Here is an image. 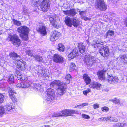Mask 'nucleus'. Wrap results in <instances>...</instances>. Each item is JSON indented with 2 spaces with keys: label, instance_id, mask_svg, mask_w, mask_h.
<instances>
[{
  "label": "nucleus",
  "instance_id": "052dcab7",
  "mask_svg": "<svg viewBox=\"0 0 127 127\" xmlns=\"http://www.w3.org/2000/svg\"><path fill=\"white\" fill-rule=\"evenodd\" d=\"M125 24L127 27V17L125 22Z\"/></svg>",
  "mask_w": 127,
  "mask_h": 127
},
{
  "label": "nucleus",
  "instance_id": "4d7b16f0",
  "mask_svg": "<svg viewBox=\"0 0 127 127\" xmlns=\"http://www.w3.org/2000/svg\"><path fill=\"white\" fill-rule=\"evenodd\" d=\"M120 127H125L127 125V124L125 123H120Z\"/></svg>",
  "mask_w": 127,
  "mask_h": 127
},
{
  "label": "nucleus",
  "instance_id": "603ef678",
  "mask_svg": "<svg viewBox=\"0 0 127 127\" xmlns=\"http://www.w3.org/2000/svg\"><path fill=\"white\" fill-rule=\"evenodd\" d=\"M16 88H22V82L21 83H18L16 86Z\"/></svg>",
  "mask_w": 127,
  "mask_h": 127
},
{
  "label": "nucleus",
  "instance_id": "ddd939ff",
  "mask_svg": "<svg viewBox=\"0 0 127 127\" xmlns=\"http://www.w3.org/2000/svg\"><path fill=\"white\" fill-rule=\"evenodd\" d=\"M60 35V33L58 32L54 31L51 33V36L50 37V39L51 41H54L56 40L59 38Z\"/></svg>",
  "mask_w": 127,
  "mask_h": 127
},
{
  "label": "nucleus",
  "instance_id": "5fc2aeb1",
  "mask_svg": "<svg viewBox=\"0 0 127 127\" xmlns=\"http://www.w3.org/2000/svg\"><path fill=\"white\" fill-rule=\"evenodd\" d=\"M81 18L84 19L85 21H86L88 20H91V19L88 18V17H85L84 16H82Z\"/></svg>",
  "mask_w": 127,
  "mask_h": 127
},
{
  "label": "nucleus",
  "instance_id": "20e7f679",
  "mask_svg": "<svg viewBox=\"0 0 127 127\" xmlns=\"http://www.w3.org/2000/svg\"><path fill=\"white\" fill-rule=\"evenodd\" d=\"M83 78L84 79L86 85H87L89 84V87L93 88H96L97 89H99L101 85L100 84L94 82L93 83H90L91 81L90 78L86 74H85L83 76Z\"/></svg>",
  "mask_w": 127,
  "mask_h": 127
},
{
  "label": "nucleus",
  "instance_id": "49530a36",
  "mask_svg": "<svg viewBox=\"0 0 127 127\" xmlns=\"http://www.w3.org/2000/svg\"><path fill=\"white\" fill-rule=\"evenodd\" d=\"M82 117L83 118L86 119H89L90 118V117L89 115L84 114H82Z\"/></svg>",
  "mask_w": 127,
  "mask_h": 127
},
{
  "label": "nucleus",
  "instance_id": "0e129e2a",
  "mask_svg": "<svg viewBox=\"0 0 127 127\" xmlns=\"http://www.w3.org/2000/svg\"><path fill=\"white\" fill-rule=\"evenodd\" d=\"M0 86L1 88V87L3 88V87L2 86H1V85H0Z\"/></svg>",
  "mask_w": 127,
  "mask_h": 127
},
{
  "label": "nucleus",
  "instance_id": "c756f323",
  "mask_svg": "<svg viewBox=\"0 0 127 127\" xmlns=\"http://www.w3.org/2000/svg\"><path fill=\"white\" fill-rule=\"evenodd\" d=\"M72 78L70 75L69 74L66 75L65 77V79L66 81L65 83L66 84H68L69 83L70 80H71Z\"/></svg>",
  "mask_w": 127,
  "mask_h": 127
},
{
  "label": "nucleus",
  "instance_id": "7c9ffc66",
  "mask_svg": "<svg viewBox=\"0 0 127 127\" xmlns=\"http://www.w3.org/2000/svg\"><path fill=\"white\" fill-rule=\"evenodd\" d=\"M120 60L122 62L124 63H127V57L124 55H122L120 57Z\"/></svg>",
  "mask_w": 127,
  "mask_h": 127
},
{
  "label": "nucleus",
  "instance_id": "cd10ccee",
  "mask_svg": "<svg viewBox=\"0 0 127 127\" xmlns=\"http://www.w3.org/2000/svg\"><path fill=\"white\" fill-rule=\"evenodd\" d=\"M118 121V119L115 117L108 116V121L116 122H117Z\"/></svg>",
  "mask_w": 127,
  "mask_h": 127
},
{
  "label": "nucleus",
  "instance_id": "e433bc0d",
  "mask_svg": "<svg viewBox=\"0 0 127 127\" xmlns=\"http://www.w3.org/2000/svg\"><path fill=\"white\" fill-rule=\"evenodd\" d=\"M23 12H22V14H23L27 15H28V10L27 9L26 6H24L23 8Z\"/></svg>",
  "mask_w": 127,
  "mask_h": 127
},
{
  "label": "nucleus",
  "instance_id": "ea45409f",
  "mask_svg": "<svg viewBox=\"0 0 127 127\" xmlns=\"http://www.w3.org/2000/svg\"><path fill=\"white\" fill-rule=\"evenodd\" d=\"M3 107H0V115H2L4 113H5V110Z\"/></svg>",
  "mask_w": 127,
  "mask_h": 127
},
{
  "label": "nucleus",
  "instance_id": "4468645a",
  "mask_svg": "<svg viewBox=\"0 0 127 127\" xmlns=\"http://www.w3.org/2000/svg\"><path fill=\"white\" fill-rule=\"evenodd\" d=\"M4 107L5 110V114L12 113L14 108L12 103H11L6 104L4 106Z\"/></svg>",
  "mask_w": 127,
  "mask_h": 127
},
{
  "label": "nucleus",
  "instance_id": "a211bd4d",
  "mask_svg": "<svg viewBox=\"0 0 127 127\" xmlns=\"http://www.w3.org/2000/svg\"><path fill=\"white\" fill-rule=\"evenodd\" d=\"M7 90L9 94L10 98L13 101L15 99V95L14 94H16L14 90L10 88H8Z\"/></svg>",
  "mask_w": 127,
  "mask_h": 127
},
{
  "label": "nucleus",
  "instance_id": "bf43d9fd",
  "mask_svg": "<svg viewBox=\"0 0 127 127\" xmlns=\"http://www.w3.org/2000/svg\"><path fill=\"white\" fill-rule=\"evenodd\" d=\"M118 115L120 117H122L123 116V113L122 112L120 111L118 113Z\"/></svg>",
  "mask_w": 127,
  "mask_h": 127
},
{
  "label": "nucleus",
  "instance_id": "4c0bfd02",
  "mask_svg": "<svg viewBox=\"0 0 127 127\" xmlns=\"http://www.w3.org/2000/svg\"><path fill=\"white\" fill-rule=\"evenodd\" d=\"M14 23V24L17 26H20L21 25V22L19 21L15 20V19H12Z\"/></svg>",
  "mask_w": 127,
  "mask_h": 127
},
{
  "label": "nucleus",
  "instance_id": "8fccbe9b",
  "mask_svg": "<svg viewBox=\"0 0 127 127\" xmlns=\"http://www.w3.org/2000/svg\"><path fill=\"white\" fill-rule=\"evenodd\" d=\"M101 109L102 111L104 112L107 111L109 110L108 108L106 107H102Z\"/></svg>",
  "mask_w": 127,
  "mask_h": 127
},
{
  "label": "nucleus",
  "instance_id": "f257e3e1",
  "mask_svg": "<svg viewBox=\"0 0 127 127\" xmlns=\"http://www.w3.org/2000/svg\"><path fill=\"white\" fill-rule=\"evenodd\" d=\"M65 83H63L59 80H55L52 82L50 84L51 87L57 88V94L58 95H63L65 92V89L64 87Z\"/></svg>",
  "mask_w": 127,
  "mask_h": 127
},
{
  "label": "nucleus",
  "instance_id": "de8ad7c7",
  "mask_svg": "<svg viewBox=\"0 0 127 127\" xmlns=\"http://www.w3.org/2000/svg\"><path fill=\"white\" fill-rule=\"evenodd\" d=\"M4 99V95L2 94H0V103L3 102Z\"/></svg>",
  "mask_w": 127,
  "mask_h": 127
},
{
  "label": "nucleus",
  "instance_id": "58836bf2",
  "mask_svg": "<svg viewBox=\"0 0 127 127\" xmlns=\"http://www.w3.org/2000/svg\"><path fill=\"white\" fill-rule=\"evenodd\" d=\"M99 48V53L101 55L104 57L103 54H104L105 53L104 50L103 49L104 48H103L102 46Z\"/></svg>",
  "mask_w": 127,
  "mask_h": 127
},
{
  "label": "nucleus",
  "instance_id": "79ce46f5",
  "mask_svg": "<svg viewBox=\"0 0 127 127\" xmlns=\"http://www.w3.org/2000/svg\"><path fill=\"white\" fill-rule=\"evenodd\" d=\"M114 34V32L112 31L109 30L107 33V36L113 35Z\"/></svg>",
  "mask_w": 127,
  "mask_h": 127
},
{
  "label": "nucleus",
  "instance_id": "423d86ee",
  "mask_svg": "<svg viewBox=\"0 0 127 127\" xmlns=\"http://www.w3.org/2000/svg\"><path fill=\"white\" fill-rule=\"evenodd\" d=\"M64 22L66 25L70 27L72 25L75 27H77L78 25V22L76 19H71L68 16L65 18Z\"/></svg>",
  "mask_w": 127,
  "mask_h": 127
},
{
  "label": "nucleus",
  "instance_id": "6e6552de",
  "mask_svg": "<svg viewBox=\"0 0 127 127\" xmlns=\"http://www.w3.org/2000/svg\"><path fill=\"white\" fill-rule=\"evenodd\" d=\"M7 39L11 41L14 45L18 46L20 44V40L18 36L16 35L9 34L8 36Z\"/></svg>",
  "mask_w": 127,
  "mask_h": 127
},
{
  "label": "nucleus",
  "instance_id": "69168bd1",
  "mask_svg": "<svg viewBox=\"0 0 127 127\" xmlns=\"http://www.w3.org/2000/svg\"><path fill=\"white\" fill-rule=\"evenodd\" d=\"M77 10H78L77 11L78 12L79 11V9H78Z\"/></svg>",
  "mask_w": 127,
  "mask_h": 127
},
{
  "label": "nucleus",
  "instance_id": "37998d69",
  "mask_svg": "<svg viewBox=\"0 0 127 127\" xmlns=\"http://www.w3.org/2000/svg\"><path fill=\"white\" fill-rule=\"evenodd\" d=\"M91 90L90 89L88 88L87 90L83 91V93L84 95H87V94H88L89 92H91Z\"/></svg>",
  "mask_w": 127,
  "mask_h": 127
},
{
  "label": "nucleus",
  "instance_id": "2f4dec72",
  "mask_svg": "<svg viewBox=\"0 0 127 127\" xmlns=\"http://www.w3.org/2000/svg\"><path fill=\"white\" fill-rule=\"evenodd\" d=\"M33 57L35 59V60L36 61L39 62H42V58L40 56L37 55H35V56H33Z\"/></svg>",
  "mask_w": 127,
  "mask_h": 127
},
{
  "label": "nucleus",
  "instance_id": "3c124183",
  "mask_svg": "<svg viewBox=\"0 0 127 127\" xmlns=\"http://www.w3.org/2000/svg\"><path fill=\"white\" fill-rule=\"evenodd\" d=\"M38 3V2L36 0H32V4L35 6H37L36 4Z\"/></svg>",
  "mask_w": 127,
  "mask_h": 127
},
{
  "label": "nucleus",
  "instance_id": "72a5a7b5",
  "mask_svg": "<svg viewBox=\"0 0 127 127\" xmlns=\"http://www.w3.org/2000/svg\"><path fill=\"white\" fill-rule=\"evenodd\" d=\"M22 85L23 88H27L30 86V84L28 81L24 82H22Z\"/></svg>",
  "mask_w": 127,
  "mask_h": 127
},
{
  "label": "nucleus",
  "instance_id": "f8f14e48",
  "mask_svg": "<svg viewBox=\"0 0 127 127\" xmlns=\"http://www.w3.org/2000/svg\"><path fill=\"white\" fill-rule=\"evenodd\" d=\"M53 60L56 63H62L64 62V59L61 55L56 54L53 56Z\"/></svg>",
  "mask_w": 127,
  "mask_h": 127
},
{
  "label": "nucleus",
  "instance_id": "864d4df0",
  "mask_svg": "<svg viewBox=\"0 0 127 127\" xmlns=\"http://www.w3.org/2000/svg\"><path fill=\"white\" fill-rule=\"evenodd\" d=\"M79 14L81 16V18L82 17V16H83L84 14H85V11H79Z\"/></svg>",
  "mask_w": 127,
  "mask_h": 127
},
{
  "label": "nucleus",
  "instance_id": "7ed1b4c3",
  "mask_svg": "<svg viewBox=\"0 0 127 127\" xmlns=\"http://www.w3.org/2000/svg\"><path fill=\"white\" fill-rule=\"evenodd\" d=\"M46 92L47 96L45 100L46 103L50 104L55 102L56 99L55 97L54 90L51 89H49L47 90Z\"/></svg>",
  "mask_w": 127,
  "mask_h": 127
},
{
  "label": "nucleus",
  "instance_id": "aec40b11",
  "mask_svg": "<svg viewBox=\"0 0 127 127\" xmlns=\"http://www.w3.org/2000/svg\"><path fill=\"white\" fill-rule=\"evenodd\" d=\"M78 52V50L76 49H75L73 50L68 55V57L69 58V59L71 60V59L75 57L77 54Z\"/></svg>",
  "mask_w": 127,
  "mask_h": 127
},
{
  "label": "nucleus",
  "instance_id": "e2e57ef3",
  "mask_svg": "<svg viewBox=\"0 0 127 127\" xmlns=\"http://www.w3.org/2000/svg\"><path fill=\"white\" fill-rule=\"evenodd\" d=\"M104 90L106 92H108V90L107 89H105Z\"/></svg>",
  "mask_w": 127,
  "mask_h": 127
},
{
  "label": "nucleus",
  "instance_id": "b1692460",
  "mask_svg": "<svg viewBox=\"0 0 127 127\" xmlns=\"http://www.w3.org/2000/svg\"><path fill=\"white\" fill-rule=\"evenodd\" d=\"M7 81L10 84H12L14 82V76L12 74L9 75L8 77Z\"/></svg>",
  "mask_w": 127,
  "mask_h": 127
},
{
  "label": "nucleus",
  "instance_id": "2eb2a0df",
  "mask_svg": "<svg viewBox=\"0 0 127 127\" xmlns=\"http://www.w3.org/2000/svg\"><path fill=\"white\" fill-rule=\"evenodd\" d=\"M64 14L70 17H73L76 14V12L75 10L74 9H71L69 10L63 11Z\"/></svg>",
  "mask_w": 127,
  "mask_h": 127
},
{
  "label": "nucleus",
  "instance_id": "473e14b6",
  "mask_svg": "<svg viewBox=\"0 0 127 127\" xmlns=\"http://www.w3.org/2000/svg\"><path fill=\"white\" fill-rule=\"evenodd\" d=\"M58 49L60 52H63L64 51V45L62 43H60L58 44Z\"/></svg>",
  "mask_w": 127,
  "mask_h": 127
},
{
  "label": "nucleus",
  "instance_id": "1a4fd4ad",
  "mask_svg": "<svg viewBox=\"0 0 127 127\" xmlns=\"http://www.w3.org/2000/svg\"><path fill=\"white\" fill-rule=\"evenodd\" d=\"M50 2L48 0H43L40 3V7L41 10L45 12L48 10L50 8Z\"/></svg>",
  "mask_w": 127,
  "mask_h": 127
},
{
  "label": "nucleus",
  "instance_id": "6e6d98bb",
  "mask_svg": "<svg viewBox=\"0 0 127 127\" xmlns=\"http://www.w3.org/2000/svg\"><path fill=\"white\" fill-rule=\"evenodd\" d=\"M120 123H118L115 124L113 125V127H120Z\"/></svg>",
  "mask_w": 127,
  "mask_h": 127
},
{
  "label": "nucleus",
  "instance_id": "dca6fc26",
  "mask_svg": "<svg viewBox=\"0 0 127 127\" xmlns=\"http://www.w3.org/2000/svg\"><path fill=\"white\" fill-rule=\"evenodd\" d=\"M37 31L43 36L45 35L47 33L46 30V27L42 25L38 27L37 28Z\"/></svg>",
  "mask_w": 127,
  "mask_h": 127
},
{
  "label": "nucleus",
  "instance_id": "c03bdc74",
  "mask_svg": "<svg viewBox=\"0 0 127 127\" xmlns=\"http://www.w3.org/2000/svg\"><path fill=\"white\" fill-rule=\"evenodd\" d=\"M26 53L29 56H30L31 57L33 56L32 52L31 50H28L26 51Z\"/></svg>",
  "mask_w": 127,
  "mask_h": 127
},
{
  "label": "nucleus",
  "instance_id": "f03ea898",
  "mask_svg": "<svg viewBox=\"0 0 127 127\" xmlns=\"http://www.w3.org/2000/svg\"><path fill=\"white\" fill-rule=\"evenodd\" d=\"M10 58L13 60H15V63H16L17 64V67L22 71H24L26 69L27 65L26 63L22 59L16 60V58L21 59L20 57L14 52H11L9 54Z\"/></svg>",
  "mask_w": 127,
  "mask_h": 127
},
{
  "label": "nucleus",
  "instance_id": "f3484780",
  "mask_svg": "<svg viewBox=\"0 0 127 127\" xmlns=\"http://www.w3.org/2000/svg\"><path fill=\"white\" fill-rule=\"evenodd\" d=\"M107 80L108 82L110 83L113 84L117 83L118 82V79L117 77L113 76L111 75V76H108Z\"/></svg>",
  "mask_w": 127,
  "mask_h": 127
},
{
  "label": "nucleus",
  "instance_id": "bb28decb",
  "mask_svg": "<svg viewBox=\"0 0 127 127\" xmlns=\"http://www.w3.org/2000/svg\"><path fill=\"white\" fill-rule=\"evenodd\" d=\"M60 111L59 112H55L53 114L50 115L49 117L50 118L53 117H57L60 116H62V114H61Z\"/></svg>",
  "mask_w": 127,
  "mask_h": 127
},
{
  "label": "nucleus",
  "instance_id": "c85d7f7f",
  "mask_svg": "<svg viewBox=\"0 0 127 127\" xmlns=\"http://www.w3.org/2000/svg\"><path fill=\"white\" fill-rule=\"evenodd\" d=\"M18 80H25V78L24 75L19 73L17 75H16Z\"/></svg>",
  "mask_w": 127,
  "mask_h": 127
},
{
  "label": "nucleus",
  "instance_id": "c9c22d12",
  "mask_svg": "<svg viewBox=\"0 0 127 127\" xmlns=\"http://www.w3.org/2000/svg\"><path fill=\"white\" fill-rule=\"evenodd\" d=\"M114 103L116 104H119L120 103V101L119 100L117 99L116 98H115L113 99H111L110 100Z\"/></svg>",
  "mask_w": 127,
  "mask_h": 127
},
{
  "label": "nucleus",
  "instance_id": "13d9d810",
  "mask_svg": "<svg viewBox=\"0 0 127 127\" xmlns=\"http://www.w3.org/2000/svg\"><path fill=\"white\" fill-rule=\"evenodd\" d=\"M99 105L97 104H94V109H96L99 108Z\"/></svg>",
  "mask_w": 127,
  "mask_h": 127
},
{
  "label": "nucleus",
  "instance_id": "680f3d73",
  "mask_svg": "<svg viewBox=\"0 0 127 127\" xmlns=\"http://www.w3.org/2000/svg\"><path fill=\"white\" fill-rule=\"evenodd\" d=\"M38 88H37V89H39V88H40L41 86H40V85H39V84H38Z\"/></svg>",
  "mask_w": 127,
  "mask_h": 127
},
{
  "label": "nucleus",
  "instance_id": "09e8293b",
  "mask_svg": "<svg viewBox=\"0 0 127 127\" xmlns=\"http://www.w3.org/2000/svg\"><path fill=\"white\" fill-rule=\"evenodd\" d=\"M70 115L73 114H77L79 113L77 111H75L74 110L70 109Z\"/></svg>",
  "mask_w": 127,
  "mask_h": 127
},
{
  "label": "nucleus",
  "instance_id": "5701e85b",
  "mask_svg": "<svg viewBox=\"0 0 127 127\" xmlns=\"http://www.w3.org/2000/svg\"><path fill=\"white\" fill-rule=\"evenodd\" d=\"M106 72V70L98 71L97 74L99 78L101 80H104V73Z\"/></svg>",
  "mask_w": 127,
  "mask_h": 127
},
{
  "label": "nucleus",
  "instance_id": "0eeeda50",
  "mask_svg": "<svg viewBox=\"0 0 127 127\" xmlns=\"http://www.w3.org/2000/svg\"><path fill=\"white\" fill-rule=\"evenodd\" d=\"M84 62L88 65H92L93 63L96 62V59L95 57L91 56V55H86L84 57Z\"/></svg>",
  "mask_w": 127,
  "mask_h": 127
},
{
  "label": "nucleus",
  "instance_id": "412c9836",
  "mask_svg": "<svg viewBox=\"0 0 127 127\" xmlns=\"http://www.w3.org/2000/svg\"><path fill=\"white\" fill-rule=\"evenodd\" d=\"M78 47L79 50L81 54H83L86 51V48L83 45L82 43H78Z\"/></svg>",
  "mask_w": 127,
  "mask_h": 127
},
{
  "label": "nucleus",
  "instance_id": "a878e982",
  "mask_svg": "<svg viewBox=\"0 0 127 127\" xmlns=\"http://www.w3.org/2000/svg\"><path fill=\"white\" fill-rule=\"evenodd\" d=\"M55 17L54 16H52L51 17L49 18L50 22L51 24L54 27H57V25L56 23L55 19Z\"/></svg>",
  "mask_w": 127,
  "mask_h": 127
},
{
  "label": "nucleus",
  "instance_id": "39448f33",
  "mask_svg": "<svg viewBox=\"0 0 127 127\" xmlns=\"http://www.w3.org/2000/svg\"><path fill=\"white\" fill-rule=\"evenodd\" d=\"M18 32L20 33V36L23 40H27L28 38V34L29 31V29L26 26L20 27L17 29Z\"/></svg>",
  "mask_w": 127,
  "mask_h": 127
},
{
  "label": "nucleus",
  "instance_id": "a18cd8bd",
  "mask_svg": "<svg viewBox=\"0 0 127 127\" xmlns=\"http://www.w3.org/2000/svg\"><path fill=\"white\" fill-rule=\"evenodd\" d=\"M87 105L86 103H83L82 105H78L76 106H75V108H82L84 106H85V105Z\"/></svg>",
  "mask_w": 127,
  "mask_h": 127
},
{
  "label": "nucleus",
  "instance_id": "f704fd0d",
  "mask_svg": "<svg viewBox=\"0 0 127 127\" xmlns=\"http://www.w3.org/2000/svg\"><path fill=\"white\" fill-rule=\"evenodd\" d=\"M76 66L75 64L73 63H71L70 65V71H72L75 69Z\"/></svg>",
  "mask_w": 127,
  "mask_h": 127
},
{
  "label": "nucleus",
  "instance_id": "9d476101",
  "mask_svg": "<svg viewBox=\"0 0 127 127\" xmlns=\"http://www.w3.org/2000/svg\"><path fill=\"white\" fill-rule=\"evenodd\" d=\"M95 6L96 8L102 11H105L107 8V6L103 0H96Z\"/></svg>",
  "mask_w": 127,
  "mask_h": 127
},
{
  "label": "nucleus",
  "instance_id": "9b49d317",
  "mask_svg": "<svg viewBox=\"0 0 127 127\" xmlns=\"http://www.w3.org/2000/svg\"><path fill=\"white\" fill-rule=\"evenodd\" d=\"M38 73L40 74L39 75V77H42L43 78H46L47 77H49V73L48 71L46 69H43L41 67L39 66L38 67Z\"/></svg>",
  "mask_w": 127,
  "mask_h": 127
},
{
  "label": "nucleus",
  "instance_id": "4be33fe9",
  "mask_svg": "<svg viewBox=\"0 0 127 127\" xmlns=\"http://www.w3.org/2000/svg\"><path fill=\"white\" fill-rule=\"evenodd\" d=\"M60 112L62 114V116L70 115V109H65Z\"/></svg>",
  "mask_w": 127,
  "mask_h": 127
},
{
  "label": "nucleus",
  "instance_id": "6ab92c4d",
  "mask_svg": "<svg viewBox=\"0 0 127 127\" xmlns=\"http://www.w3.org/2000/svg\"><path fill=\"white\" fill-rule=\"evenodd\" d=\"M95 43L93 44L94 47L95 48H99L103 46V42L101 41V40L99 39H96L95 41Z\"/></svg>",
  "mask_w": 127,
  "mask_h": 127
},
{
  "label": "nucleus",
  "instance_id": "393cba45",
  "mask_svg": "<svg viewBox=\"0 0 127 127\" xmlns=\"http://www.w3.org/2000/svg\"><path fill=\"white\" fill-rule=\"evenodd\" d=\"M104 48V57H106L108 56L109 55V50L108 46L105 45L103 46H102Z\"/></svg>",
  "mask_w": 127,
  "mask_h": 127
},
{
  "label": "nucleus",
  "instance_id": "a19ab883",
  "mask_svg": "<svg viewBox=\"0 0 127 127\" xmlns=\"http://www.w3.org/2000/svg\"><path fill=\"white\" fill-rule=\"evenodd\" d=\"M98 120L100 121H108V116L99 118Z\"/></svg>",
  "mask_w": 127,
  "mask_h": 127
}]
</instances>
